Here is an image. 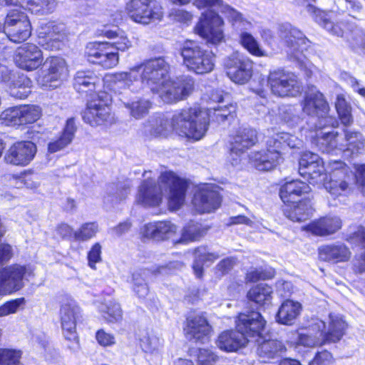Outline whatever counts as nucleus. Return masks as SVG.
<instances>
[{"mask_svg": "<svg viewBox=\"0 0 365 365\" xmlns=\"http://www.w3.org/2000/svg\"><path fill=\"white\" fill-rule=\"evenodd\" d=\"M236 106L233 104L218 106L207 110L200 108H187L175 111L171 116L158 114L151 117L145 125V132L153 137H167L175 132L182 137L199 140L205 135L210 118L223 122L232 117Z\"/></svg>", "mask_w": 365, "mask_h": 365, "instance_id": "f257e3e1", "label": "nucleus"}, {"mask_svg": "<svg viewBox=\"0 0 365 365\" xmlns=\"http://www.w3.org/2000/svg\"><path fill=\"white\" fill-rule=\"evenodd\" d=\"M176 5L183 6L191 0H170ZM192 4L199 9H207L195 27L197 34L212 45H218L225 41L223 27L225 22L215 9L223 14L232 25L237 29L246 30L251 26V23L245 19L242 14L222 0H192Z\"/></svg>", "mask_w": 365, "mask_h": 365, "instance_id": "f03ea898", "label": "nucleus"}, {"mask_svg": "<svg viewBox=\"0 0 365 365\" xmlns=\"http://www.w3.org/2000/svg\"><path fill=\"white\" fill-rule=\"evenodd\" d=\"M186 188L183 180L173 172H165L160 176L158 186L152 180L144 181L139 187L136 201L145 207H155L159 205L165 194L170 208L175 210L184 202Z\"/></svg>", "mask_w": 365, "mask_h": 365, "instance_id": "7ed1b4c3", "label": "nucleus"}, {"mask_svg": "<svg viewBox=\"0 0 365 365\" xmlns=\"http://www.w3.org/2000/svg\"><path fill=\"white\" fill-rule=\"evenodd\" d=\"M265 324L259 312L240 314L237 321V330L222 331L216 340V345L226 352L236 351L252 341L251 336L259 334Z\"/></svg>", "mask_w": 365, "mask_h": 365, "instance_id": "20e7f679", "label": "nucleus"}, {"mask_svg": "<svg viewBox=\"0 0 365 365\" xmlns=\"http://www.w3.org/2000/svg\"><path fill=\"white\" fill-rule=\"evenodd\" d=\"M346 328V324L341 316L330 314L327 322L317 320L306 333H299L297 344L314 347L325 343L336 342L343 336Z\"/></svg>", "mask_w": 365, "mask_h": 365, "instance_id": "39448f33", "label": "nucleus"}, {"mask_svg": "<svg viewBox=\"0 0 365 365\" xmlns=\"http://www.w3.org/2000/svg\"><path fill=\"white\" fill-rule=\"evenodd\" d=\"M344 135L340 141L337 132L321 131L317 135V145L322 152L338 150L347 157H356L365 152V137L361 132L344 128Z\"/></svg>", "mask_w": 365, "mask_h": 365, "instance_id": "423d86ee", "label": "nucleus"}, {"mask_svg": "<svg viewBox=\"0 0 365 365\" xmlns=\"http://www.w3.org/2000/svg\"><path fill=\"white\" fill-rule=\"evenodd\" d=\"M183 63L191 71L197 74L211 72L215 67V56L192 42L186 43L181 49Z\"/></svg>", "mask_w": 365, "mask_h": 365, "instance_id": "0eeeda50", "label": "nucleus"}, {"mask_svg": "<svg viewBox=\"0 0 365 365\" xmlns=\"http://www.w3.org/2000/svg\"><path fill=\"white\" fill-rule=\"evenodd\" d=\"M138 69V78L141 81V86L145 83L153 92L159 90L161 83L168 76L170 66L163 57L149 59L144 63L135 66Z\"/></svg>", "mask_w": 365, "mask_h": 365, "instance_id": "6e6552de", "label": "nucleus"}, {"mask_svg": "<svg viewBox=\"0 0 365 365\" xmlns=\"http://www.w3.org/2000/svg\"><path fill=\"white\" fill-rule=\"evenodd\" d=\"M126 11L132 21L143 25L160 21L164 15L161 4L155 0H130Z\"/></svg>", "mask_w": 365, "mask_h": 365, "instance_id": "1a4fd4ad", "label": "nucleus"}, {"mask_svg": "<svg viewBox=\"0 0 365 365\" xmlns=\"http://www.w3.org/2000/svg\"><path fill=\"white\" fill-rule=\"evenodd\" d=\"M81 317V309L71 299L62 302L60 309V318L62 333L65 339L72 343L69 346L73 351L79 349V340L76 331V323Z\"/></svg>", "mask_w": 365, "mask_h": 365, "instance_id": "9d476101", "label": "nucleus"}, {"mask_svg": "<svg viewBox=\"0 0 365 365\" xmlns=\"http://www.w3.org/2000/svg\"><path fill=\"white\" fill-rule=\"evenodd\" d=\"M18 4L11 9L5 19L4 32L14 43L26 41L31 34V24L26 14Z\"/></svg>", "mask_w": 365, "mask_h": 365, "instance_id": "9b49d317", "label": "nucleus"}, {"mask_svg": "<svg viewBox=\"0 0 365 365\" xmlns=\"http://www.w3.org/2000/svg\"><path fill=\"white\" fill-rule=\"evenodd\" d=\"M267 82L272 93L279 97H295L302 91L297 76L283 69L271 71Z\"/></svg>", "mask_w": 365, "mask_h": 365, "instance_id": "f8f14e48", "label": "nucleus"}, {"mask_svg": "<svg viewBox=\"0 0 365 365\" xmlns=\"http://www.w3.org/2000/svg\"><path fill=\"white\" fill-rule=\"evenodd\" d=\"M138 71L137 68L133 67L128 71L107 75L105 83L110 91L120 95V98H128L130 93L138 92L142 89Z\"/></svg>", "mask_w": 365, "mask_h": 365, "instance_id": "ddd939ff", "label": "nucleus"}, {"mask_svg": "<svg viewBox=\"0 0 365 365\" xmlns=\"http://www.w3.org/2000/svg\"><path fill=\"white\" fill-rule=\"evenodd\" d=\"M279 36L289 47L288 53L299 62L302 68L307 69V75H309L312 69L304 61L305 56L303 54L308 46V39L299 30L289 24L282 25L279 27Z\"/></svg>", "mask_w": 365, "mask_h": 365, "instance_id": "4468645a", "label": "nucleus"}, {"mask_svg": "<svg viewBox=\"0 0 365 365\" xmlns=\"http://www.w3.org/2000/svg\"><path fill=\"white\" fill-rule=\"evenodd\" d=\"M33 276L29 266L18 264L4 267L0 271V296L11 294L22 289L24 279Z\"/></svg>", "mask_w": 365, "mask_h": 365, "instance_id": "2eb2a0df", "label": "nucleus"}, {"mask_svg": "<svg viewBox=\"0 0 365 365\" xmlns=\"http://www.w3.org/2000/svg\"><path fill=\"white\" fill-rule=\"evenodd\" d=\"M193 88V79L188 76H182L175 80L166 78L160 85L159 90L153 92L158 93L164 102L170 103L186 98L192 93Z\"/></svg>", "mask_w": 365, "mask_h": 365, "instance_id": "dca6fc26", "label": "nucleus"}, {"mask_svg": "<svg viewBox=\"0 0 365 365\" xmlns=\"http://www.w3.org/2000/svg\"><path fill=\"white\" fill-rule=\"evenodd\" d=\"M41 115V109L34 105L11 107L4 110L0 119L7 125L16 126L33 123Z\"/></svg>", "mask_w": 365, "mask_h": 365, "instance_id": "f3484780", "label": "nucleus"}, {"mask_svg": "<svg viewBox=\"0 0 365 365\" xmlns=\"http://www.w3.org/2000/svg\"><path fill=\"white\" fill-rule=\"evenodd\" d=\"M31 84L27 76L22 74L16 77L6 66L0 63V85L8 88L11 96L26 98L31 93Z\"/></svg>", "mask_w": 365, "mask_h": 365, "instance_id": "a211bd4d", "label": "nucleus"}, {"mask_svg": "<svg viewBox=\"0 0 365 365\" xmlns=\"http://www.w3.org/2000/svg\"><path fill=\"white\" fill-rule=\"evenodd\" d=\"M328 173L331 175V179L324 183V187L333 197L346 195L350 192L349 182L346 179H334L336 177H346V168L344 163L341 160L329 162L325 168V173L327 175Z\"/></svg>", "mask_w": 365, "mask_h": 365, "instance_id": "6ab92c4d", "label": "nucleus"}, {"mask_svg": "<svg viewBox=\"0 0 365 365\" xmlns=\"http://www.w3.org/2000/svg\"><path fill=\"white\" fill-rule=\"evenodd\" d=\"M227 75L237 84H245L252 76V62L238 53L230 55L225 61Z\"/></svg>", "mask_w": 365, "mask_h": 365, "instance_id": "aec40b11", "label": "nucleus"}, {"mask_svg": "<svg viewBox=\"0 0 365 365\" xmlns=\"http://www.w3.org/2000/svg\"><path fill=\"white\" fill-rule=\"evenodd\" d=\"M37 152L35 143L29 140L14 143L6 151L4 160L7 164L24 167L34 158Z\"/></svg>", "mask_w": 365, "mask_h": 365, "instance_id": "412c9836", "label": "nucleus"}, {"mask_svg": "<svg viewBox=\"0 0 365 365\" xmlns=\"http://www.w3.org/2000/svg\"><path fill=\"white\" fill-rule=\"evenodd\" d=\"M44 70L38 79V84L46 88L57 86L56 83L66 75V63L63 58L58 56L47 58L43 63Z\"/></svg>", "mask_w": 365, "mask_h": 365, "instance_id": "4be33fe9", "label": "nucleus"}, {"mask_svg": "<svg viewBox=\"0 0 365 365\" xmlns=\"http://www.w3.org/2000/svg\"><path fill=\"white\" fill-rule=\"evenodd\" d=\"M14 60L19 68L34 71L43 64V52L36 44L24 43L17 48Z\"/></svg>", "mask_w": 365, "mask_h": 365, "instance_id": "5701e85b", "label": "nucleus"}, {"mask_svg": "<svg viewBox=\"0 0 365 365\" xmlns=\"http://www.w3.org/2000/svg\"><path fill=\"white\" fill-rule=\"evenodd\" d=\"M64 39L63 26L53 22L41 25L38 31V43L45 49L59 50Z\"/></svg>", "mask_w": 365, "mask_h": 365, "instance_id": "b1692460", "label": "nucleus"}, {"mask_svg": "<svg viewBox=\"0 0 365 365\" xmlns=\"http://www.w3.org/2000/svg\"><path fill=\"white\" fill-rule=\"evenodd\" d=\"M213 185H206L195 194L193 205L199 212H210L220 207L221 197Z\"/></svg>", "mask_w": 365, "mask_h": 365, "instance_id": "393cba45", "label": "nucleus"}, {"mask_svg": "<svg viewBox=\"0 0 365 365\" xmlns=\"http://www.w3.org/2000/svg\"><path fill=\"white\" fill-rule=\"evenodd\" d=\"M185 331L189 340L204 343L211 334L212 327L203 314H198L187 317Z\"/></svg>", "mask_w": 365, "mask_h": 365, "instance_id": "a878e982", "label": "nucleus"}, {"mask_svg": "<svg viewBox=\"0 0 365 365\" xmlns=\"http://www.w3.org/2000/svg\"><path fill=\"white\" fill-rule=\"evenodd\" d=\"M110 108L99 96L90 101L83 112V119L91 126H97L108 121Z\"/></svg>", "mask_w": 365, "mask_h": 365, "instance_id": "bb28decb", "label": "nucleus"}, {"mask_svg": "<svg viewBox=\"0 0 365 365\" xmlns=\"http://www.w3.org/2000/svg\"><path fill=\"white\" fill-rule=\"evenodd\" d=\"M265 327V326L264 327ZM263 328L259 334L251 336V339L257 337L255 340L257 343V353L263 362H267L281 356L286 351V347L281 341L277 339H264L262 336Z\"/></svg>", "mask_w": 365, "mask_h": 365, "instance_id": "cd10ccee", "label": "nucleus"}, {"mask_svg": "<svg viewBox=\"0 0 365 365\" xmlns=\"http://www.w3.org/2000/svg\"><path fill=\"white\" fill-rule=\"evenodd\" d=\"M257 140L255 130L248 127L239 128L230 136V155H240L254 145Z\"/></svg>", "mask_w": 365, "mask_h": 365, "instance_id": "c85d7f7f", "label": "nucleus"}, {"mask_svg": "<svg viewBox=\"0 0 365 365\" xmlns=\"http://www.w3.org/2000/svg\"><path fill=\"white\" fill-rule=\"evenodd\" d=\"M177 232V226L170 221H158L145 225L141 233L144 237L155 240H165Z\"/></svg>", "mask_w": 365, "mask_h": 365, "instance_id": "c756f323", "label": "nucleus"}, {"mask_svg": "<svg viewBox=\"0 0 365 365\" xmlns=\"http://www.w3.org/2000/svg\"><path fill=\"white\" fill-rule=\"evenodd\" d=\"M302 109L309 115L317 116L321 113L322 114L327 113L329 106L322 93L316 87L312 86L306 92Z\"/></svg>", "mask_w": 365, "mask_h": 365, "instance_id": "7c9ffc66", "label": "nucleus"}, {"mask_svg": "<svg viewBox=\"0 0 365 365\" xmlns=\"http://www.w3.org/2000/svg\"><path fill=\"white\" fill-rule=\"evenodd\" d=\"M101 77L92 70L78 71L74 76L73 87L78 93H88L101 87Z\"/></svg>", "mask_w": 365, "mask_h": 365, "instance_id": "2f4dec72", "label": "nucleus"}, {"mask_svg": "<svg viewBox=\"0 0 365 365\" xmlns=\"http://www.w3.org/2000/svg\"><path fill=\"white\" fill-rule=\"evenodd\" d=\"M267 150L252 153L250 159L254 166L259 170L267 171L274 168L279 163L281 150L267 145Z\"/></svg>", "mask_w": 365, "mask_h": 365, "instance_id": "473e14b6", "label": "nucleus"}, {"mask_svg": "<svg viewBox=\"0 0 365 365\" xmlns=\"http://www.w3.org/2000/svg\"><path fill=\"white\" fill-rule=\"evenodd\" d=\"M351 252L349 248L341 243L322 246L319 249V257L322 260L338 263L349 260Z\"/></svg>", "mask_w": 365, "mask_h": 365, "instance_id": "72a5a7b5", "label": "nucleus"}, {"mask_svg": "<svg viewBox=\"0 0 365 365\" xmlns=\"http://www.w3.org/2000/svg\"><path fill=\"white\" fill-rule=\"evenodd\" d=\"M341 227V221L336 216H327L315 220L308 225L305 230L319 236L331 235Z\"/></svg>", "mask_w": 365, "mask_h": 365, "instance_id": "f704fd0d", "label": "nucleus"}, {"mask_svg": "<svg viewBox=\"0 0 365 365\" xmlns=\"http://www.w3.org/2000/svg\"><path fill=\"white\" fill-rule=\"evenodd\" d=\"M310 191L308 184L300 180H292L284 183L280 188L279 195L285 203H294L299 197Z\"/></svg>", "mask_w": 365, "mask_h": 365, "instance_id": "c9c22d12", "label": "nucleus"}, {"mask_svg": "<svg viewBox=\"0 0 365 365\" xmlns=\"http://www.w3.org/2000/svg\"><path fill=\"white\" fill-rule=\"evenodd\" d=\"M76 129L74 119H68L61 135L48 144V151L54 153L67 147L72 142Z\"/></svg>", "mask_w": 365, "mask_h": 365, "instance_id": "e433bc0d", "label": "nucleus"}, {"mask_svg": "<svg viewBox=\"0 0 365 365\" xmlns=\"http://www.w3.org/2000/svg\"><path fill=\"white\" fill-rule=\"evenodd\" d=\"M301 311L302 305L299 302L285 300L279 308L276 316L277 321L282 324L291 325L299 316Z\"/></svg>", "mask_w": 365, "mask_h": 365, "instance_id": "4c0bfd02", "label": "nucleus"}, {"mask_svg": "<svg viewBox=\"0 0 365 365\" xmlns=\"http://www.w3.org/2000/svg\"><path fill=\"white\" fill-rule=\"evenodd\" d=\"M120 101L123 102L125 107L129 110L130 116L137 120L141 119L148 115L152 106L150 101L140 97H136L133 100H130L128 98H120Z\"/></svg>", "mask_w": 365, "mask_h": 365, "instance_id": "58836bf2", "label": "nucleus"}, {"mask_svg": "<svg viewBox=\"0 0 365 365\" xmlns=\"http://www.w3.org/2000/svg\"><path fill=\"white\" fill-rule=\"evenodd\" d=\"M195 260L192 269L197 277L200 278L203 274V264H210L217 260L220 255L209 252L207 247H199L194 251Z\"/></svg>", "mask_w": 365, "mask_h": 365, "instance_id": "ea45409f", "label": "nucleus"}, {"mask_svg": "<svg viewBox=\"0 0 365 365\" xmlns=\"http://www.w3.org/2000/svg\"><path fill=\"white\" fill-rule=\"evenodd\" d=\"M17 6V4L25 10H29L33 14H47L51 12L56 6L54 0H16L15 2L12 0V4Z\"/></svg>", "mask_w": 365, "mask_h": 365, "instance_id": "a19ab883", "label": "nucleus"}, {"mask_svg": "<svg viewBox=\"0 0 365 365\" xmlns=\"http://www.w3.org/2000/svg\"><path fill=\"white\" fill-rule=\"evenodd\" d=\"M269 147H274L280 150L285 147L290 148H299L302 141L297 137L285 132L277 133L267 141Z\"/></svg>", "mask_w": 365, "mask_h": 365, "instance_id": "79ce46f5", "label": "nucleus"}, {"mask_svg": "<svg viewBox=\"0 0 365 365\" xmlns=\"http://www.w3.org/2000/svg\"><path fill=\"white\" fill-rule=\"evenodd\" d=\"M307 10L310 13H317V9L309 4L307 6ZM318 14H316L315 21L322 26H323L327 31H328L332 35L337 36H343L344 29L341 26H344L343 22L334 24L327 18L325 14L317 11Z\"/></svg>", "mask_w": 365, "mask_h": 365, "instance_id": "37998d69", "label": "nucleus"}, {"mask_svg": "<svg viewBox=\"0 0 365 365\" xmlns=\"http://www.w3.org/2000/svg\"><path fill=\"white\" fill-rule=\"evenodd\" d=\"M306 173H299L300 175L309 180L312 185H320L325 182L327 174L323 160H320L310 166L306 167Z\"/></svg>", "mask_w": 365, "mask_h": 365, "instance_id": "c03bdc74", "label": "nucleus"}, {"mask_svg": "<svg viewBox=\"0 0 365 365\" xmlns=\"http://www.w3.org/2000/svg\"><path fill=\"white\" fill-rule=\"evenodd\" d=\"M272 288L267 284L261 283L250 289L247 297L258 304H264L272 299Z\"/></svg>", "mask_w": 365, "mask_h": 365, "instance_id": "a18cd8bd", "label": "nucleus"}, {"mask_svg": "<svg viewBox=\"0 0 365 365\" xmlns=\"http://www.w3.org/2000/svg\"><path fill=\"white\" fill-rule=\"evenodd\" d=\"M99 311L105 320L110 323L119 322L123 319L120 305L114 300L108 301L99 307Z\"/></svg>", "mask_w": 365, "mask_h": 365, "instance_id": "49530a36", "label": "nucleus"}, {"mask_svg": "<svg viewBox=\"0 0 365 365\" xmlns=\"http://www.w3.org/2000/svg\"><path fill=\"white\" fill-rule=\"evenodd\" d=\"M287 217L292 221L302 222L307 220L312 214V207L307 202H300L293 207L284 209Z\"/></svg>", "mask_w": 365, "mask_h": 365, "instance_id": "de8ad7c7", "label": "nucleus"}, {"mask_svg": "<svg viewBox=\"0 0 365 365\" xmlns=\"http://www.w3.org/2000/svg\"><path fill=\"white\" fill-rule=\"evenodd\" d=\"M207 232L200 223L191 221L183 228L182 232L181 242H192L199 240Z\"/></svg>", "mask_w": 365, "mask_h": 365, "instance_id": "09e8293b", "label": "nucleus"}, {"mask_svg": "<svg viewBox=\"0 0 365 365\" xmlns=\"http://www.w3.org/2000/svg\"><path fill=\"white\" fill-rule=\"evenodd\" d=\"M336 109L341 123L344 126H349L353 123L351 107L347 103L343 95H338L335 103Z\"/></svg>", "mask_w": 365, "mask_h": 365, "instance_id": "8fccbe9b", "label": "nucleus"}, {"mask_svg": "<svg viewBox=\"0 0 365 365\" xmlns=\"http://www.w3.org/2000/svg\"><path fill=\"white\" fill-rule=\"evenodd\" d=\"M150 274L148 269H140L133 274V290L140 298H145L149 292L145 282Z\"/></svg>", "mask_w": 365, "mask_h": 365, "instance_id": "3c124183", "label": "nucleus"}, {"mask_svg": "<svg viewBox=\"0 0 365 365\" xmlns=\"http://www.w3.org/2000/svg\"><path fill=\"white\" fill-rule=\"evenodd\" d=\"M140 346L143 351L153 354L161 346V340L153 333L143 330L139 334Z\"/></svg>", "mask_w": 365, "mask_h": 365, "instance_id": "603ef678", "label": "nucleus"}, {"mask_svg": "<svg viewBox=\"0 0 365 365\" xmlns=\"http://www.w3.org/2000/svg\"><path fill=\"white\" fill-rule=\"evenodd\" d=\"M106 36L112 40L108 43L112 48L117 51H125L132 46V42L129 40L124 32H117L115 31H108Z\"/></svg>", "mask_w": 365, "mask_h": 365, "instance_id": "864d4df0", "label": "nucleus"}, {"mask_svg": "<svg viewBox=\"0 0 365 365\" xmlns=\"http://www.w3.org/2000/svg\"><path fill=\"white\" fill-rule=\"evenodd\" d=\"M350 47L355 51H361L365 54V32L361 29L356 27L346 36Z\"/></svg>", "mask_w": 365, "mask_h": 365, "instance_id": "5fc2aeb1", "label": "nucleus"}, {"mask_svg": "<svg viewBox=\"0 0 365 365\" xmlns=\"http://www.w3.org/2000/svg\"><path fill=\"white\" fill-rule=\"evenodd\" d=\"M108 43L100 41L88 43L85 51L88 61L98 64L101 58V54L105 52Z\"/></svg>", "mask_w": 365, "mask_h": 365, "instance_id": "6e6d98bb", "label": "nucleus"}, {"mask_svg": "<svg viewBox=\"0 0 365 365\" xmlns=\"http://www.w3.org/2000/svg\"><path fill=\"white\" fill-rule=\"evenodd\" d=\"M240 43L251 54L258 57L266 56L265 52L251 34L242 32L240 35Z\"/></svg>", "mask_w": 365, "mask_h": 365, "instance_id": "4d7b16f0", "label": "nucleus"}, {"mask_svg": "<svg viewBox=\"0 0 365 365\" xmlns=\"http://www.w3.org/2000/svg\"><path fill=\"white\" fill-rule=\"evenodd\" d=\"M21 357V352L19 350L0 349V365H24Z\"/></svg>", "mask_w": 365, "mask_h": 365, "instance_id": "13d9d810", "label": "nucleus"}, {"mask_svg": "<svg viewBox=\"0 0 365 365\" xmlns=\"http://www.w3.org/2000/svg\"><path fill=\"white\" fill-rule=\"evenodd\" d=\"M98 231V226L96 222L85 223L74 232L73 237L76 240L87 241L93 237Z\"/></svg>", "mask_w": 365, "mask_h": 365, "instance_id": "bf43d9fd", "label": "nucleus"}, {"mask_svg": "<svg viewBox=\"0 0 365 365\" xmlns=\"http://www.w3.org/2000/svg\"><path fill=\"white\" fill-rule=\"evenodd\" d=\"M119 62V55L118 52H114L111 49V46L108 43L105 49V52L101 54V58L98 62V65L104 68L108 69L116 66Z\"/></svg>", "mask_w": 365, "mask_h": 365, "instance_id": "052dcab7", "label": "nucleus"}, {"mask_svg": "<svg viewBox=\"0 0 365 365\" xmlns=\"http://www.w3.org/2000/svg\"><path fill=\"white\" fill-rule=\"evenodd\" d=\"M25 302L26 301L24 297L5 302L4 304L0 306V317L16 313L20 307L25 304Z\"/></svg>", "mask_w": 365, "mask_h": 365, "instance_id": "680f3d73", "label": "nucleus"}, {"mask_svg": "<svg viewBox=\"0 0 365 365\" xmlns=\"http://www.w3.org/2000/svg\"><path fill=\"white\" fill-rule=\"evenodd\" d=\"M199 365H213L218 356L209 349H199L197 354Z\"/></svg>", "mask_w": 365, "mask_h": 365, "instance_id": "e2e57ef3", "label": "nucleus"}, {"mask_svg": "<svg viewBox=\"0 0 365 365\" xmlns=\"http://www.w3.org/2000/svg\"><path fill=\"white\" fill-rule=\"evenodd\" d=\"M322 159L317 155L311 152L304 153L299 161V173H306V167L310 166L314 163L319 162Z\"/></svg>", "mask_w": 365, "mask_h": 365, "instance_id": "0e129e2a", "label": "nucleus"}, {"mask_svg": "<svg viewBox=\"0 0 365 365\" xmlns=\"http://www.w3.org/2000/svg\"><path fill=\"white\" fill-rule=\"evenodd\" d=\"M318 120L316 123L317 129L322 130L327 127L336 128L339 125L338 120L333 116L328 115L327 113L317 115Z\"/></svg>", "mask_w": 365, "mask_h": 365, "instance_id": "69168bd1", "label": "nucleus"}, {"mask_svg": "<svg viewBox=\"0 0 365 365\" xmlns=\"http://www.w3.org/2000/svg\"><path fill=\"white\" fill-rule=\"evenodd\" d=\"M96 339L98 343L104 347L111 346L115 344V338L113 334L108 333L103 329L97 331Z\"/></svg>", "mask_w": 365, "mask_h": 365, "instance_id": "338daca9", "label": "nucleus"}, {"mask_svg": "<svg viewBox=\"0 0 365 365\" xmlns=\"http://www.w3.org/2000/svg\"><path fill=\"white\" fill-rule=\"evenodd\" d=\"M334 362V359L330 352L324 350L318 352L309 365H331Z\"/></svg>", "mask_w": 365, "mask_h": 365, "instance_id": "774afa93", "label": "nucleus"}]
</instances>
